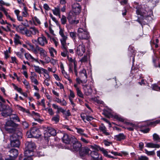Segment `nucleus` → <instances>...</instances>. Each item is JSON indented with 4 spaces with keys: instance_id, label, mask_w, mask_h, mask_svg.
Listing matches in <instances>:
<instances>
[{
    "instance_id": "dca6fc26",
    "label": "nucleus",
    "mask_w": 160,
    "mask_h": 160,
    "mask_svg": "<svg viewBox=\"0 0 160 160\" xmlns=\"http://www.w3.org/2000/svg\"><path fill=\"white\" fill-rule=\"evenodd\" d=\"M79 78L83 80H86V82L87 81V75L86 70L85 69H83L79 72Z\"/></svg>"
},
{
    "instance_id": "052dcab7",
    "label": "nucleus",
    "mask_w": 160,
    "mask_h": 160,
    "mask_svg": "<svg viewBox=\"0 0 160 160\" xmlns=\"http://www.w3.org/2000/svg\"><path fill=\"white\" fill-rule=\"evenodd\" d=\"M15 54L20 58L22 59L23 58V54L22 52H15Z\"/></svg>"
},
{
    "instance_id": "c9c22d12",
    "label": "nucleus",
    "mask_w": 160,
    "mask_h": 160,
    "mask_svg": "<svg viewBox=\"0 0 160 160\" xmlns=\"http://www.w3.org/2000/svg\"><path fill=\"white\" fill-rule=\"evenodd\" d=\"M28 9L26 7H24L23 8V11L22 12V16L23 17L26 18L29 16L28 12Z\"/></svg>"
},
{
    "instance_id": "5701e85b",
    "label": "nucleus",
    "mask_w": 160,
    "mask_h": 160,
    "mask_svg": "<svg viewBox=\"0 0 160 160\" xmlns=\"http://www.w3.org/2000/svg\"><path fill=\"white\" fill-rule=\"evenodd\" d=\"M74 87L76 89L77 95L80 97L83 98V95L78 88L77 84H75L74 85Z\"/></svg>"
},
{
    "instance_id": "5fc2aeb1",
    "label": "nucleus",
    "mask_w": 160,
    "mask_h": 160,
    "mask_svg": "<svg viewBox=\"0 0 160 160\" xmlns=\"http://www.w3.org/2000/svg\"><path fill=\"white\" fill-rule=\"evenodd\" d=\"M145 153L148 155H153L155 154V152L154 151H148L146 149H144Z\"/></svg>"
},
{
    "instance_id": "2eb2a0df",
    "label": "nucleus",
    "mask_w": 160,
    "mask_h": 160,
    "mask_svg": "<svg viewBox=\"0 0 160 160\" xmlns=\"http://www.w3.org/2000/svg\"><path fill=\"white\" fill-rule=\"evenodd\" d=\"M26 148L31 151H33L36 148L34 143L32 142H27L25 144Z\"/></svg>"
},
{
    "instance_id": "473e14b6",
    "label": "nucleus",
    "mask_w": 160,
    "mask_h": 160,
    "mask_svg": "<svg viewBox=\"0 0 160 160\" xmlns=\"http://www.w3.org/2000/svg\"><path fill=\"white\" fill-rule=\"evenodd\" d=\"M62 72L64 76V77L66 78L70 82H72V80L70 78L69 75L67 73V72L65 71L63 68L62 69Z\"/></svg>"
},
{
    "instance_id": "39448f33",
    "label": "nucleus",
    "mask_w": 160,
    "mask_h": 160,
    "mask_svg": "<svg viewBox=\"0 0 160 160\" xmlns=\"http://www.w3.org/2000/svg\"><path fill=\"white\" fill-rule=\"evenodd\" d=\"M76 15L72 12H70L69 13L67 19L70 24L76 25L79 23V20L76 19Z\"/></svg>"
},
{
    "instance_id": "79ce46f5",
    "label": "nucleus",
    "mask_w": 160,
    "mask_h": 160,
    "mask_svg": "<svg viewBox=\"0 0 160 160\" xmlns=\"http://www.w3.org/2000/svg\"><path fill=\"white\" fill-rule=\"evenodd\" d=\"M60 119V117L58 114L53 117L52 118V121L56 123H58L59 122Z\"/></svg>"
},
{
    "instance_id": "72a5a7b5",
    "label": "nucleus",
    "mask_w": 160,
    "mask_h": 160,
    "mask_svg": "<svg viewBox=\"0 0 160 160\" xmlns=\"http://www.w3.org/2000/svg\"><path fill=\"white\" fill-rule=\"evenodd\" d=\"M31 34L35 35L39 33V31L37 29L34 27H32L30 28Z\"/></svg>"
},
{
    "instance_id": "393cba45",
    "label": "nucleus",
    "mask_w": 160,
    "mask_h": 160,
    "mask_svg": "<svg viewBox=\"0 0 160 160\" xmlns=\"http://www.w3.org/2000/svg\"><path fill=\"white\" fill-rule=\"evenodd\" d=\"M35 76H37L36 74L34 72H31V75L30 76V79L32 82L36 85H38L39 83L38 80L34 78Z\"/></svg>"
},
{
    "instance_id": "6e6d98bb",
    "label": "nucleus",
    "mask_w": 160,
    "mask_h": 160,
    "mask_svg": "<svg viewBox=\"0 0 160 160\" xmlns=\"http://www.w3.org/2000/svg\"><path fill=\"white\" fill-rule=\"evenodd\" d=\"M152 89L154 90L160 91V87H158L156 84L152 85Z\"/></svg>"
},
{
    "instance_id": "bf43d9fd",
    "label": "nucleus",
    "mask_w": 160,
    "mask_h": 160,
    "mask_svg": "<svg viewBox=\"0 0 160 160\" xmlns=\"http://www.w3.org/2000/svg\"><path fill=\"white\" fill-rule=\"evenodd\" d=\"M8 107H9L6 106L4 104H2L0 106V111L2 112L4 110H6L7 108H8Z\"/></svg>"
},
{
    "instance_id": "4d7b16f0",
    "label": "nucleus",
    "mask_w": 160,
    "mask_h": 160,
    "mask_svg": "<svg viewBox=\"0 0 160 160\" xmlns=\"http://www.w3.org/2000/svg\"><path fill=\"white\" fill-rule=\"evenodd\" d=\"M32 20L33 21L35 22H37L38 24H40L41 22L39 19L38 18L36 17L35 16L32 18Z\"/></svg>"
},
{
    "instance_id": "0eeeda50",
    "label": "nucleus",
    "mask_w": 160,
    "mask_h": 160,
    "mask_svg": "<svg viewBox=\"0 0 160 160\" xmlns=\"http://www.w3.org/2000/svg\"><path fill=\"white\" fill-rule=\"evenodd\" d=\"M72 12L75 14H79L81 12V7L79 4L77 2L72 3Z\"/></svg>"
},
{
    "instance_id": "cd10ccee",
    "label": "nucleus",
    "mask_w": 160,
    "mask_h": 160,
    "mask_svg": "<svg viewBox=\"0 0 160 160\" xmlns=\"http://www.w3.org/2000/svg\"><path fill=\"white\" fill-rule=\"evenodd\" d=\"M100 131L102 132L105 135L108 136L109 135V133L107 131V129L105 126L103 125H102L99 127Z\"/></svg>"
},
{
    "instance_id": "13d9d810",
    "label": "nucleus",
    "mask_w": 160,
    "mask_h": 160,
    "mask_svg": "<svg viewBox=\"0 0 160 160\" xmlns=\"http://www.w3.org/2000/svg\"><path fill=\"white\" fill-rule=\"evenodd\" d=\"M11 63H16L17 64H18V60L17 59V58L15 57H11Z\"/></svg>"
},
{
    "instance_id": "58836bf2",
    "label": "nucleus",
    "mask_w": 160,
    "mask_h": 160,
    "mask_svg": "<svg viewBox=\"0 0 160 160\" xmlns=\"http://www.w3.org/2000/svg\"><path fill=\"white\" fill-rule=\"evenodd\" d=\"M113 116L114 118L116 119L118 121L122 122H124V118L118 115L115 114V115H113Z\"/></svg>"
},
{
    "instance_id": "a878e982",
    "label": "nucleus",
    "mask_w": 160,
    "mask_h": 160,
    "mask_svg": "<svg viewBox=\"0 0 160 160\" xmlns=\"http://www.w3.org/2000/svg\"><path fill=\"white\" fill-rule=\"evenodd\" d=\"M5 129L9 133H14L15 131L14 126H5Z\"/></svg>"
},
{
    "instance_id": "c756f323",
    "label": "nucleus",
    "mask_w": 160,
    "mask_h": 160,
    "mask_svg": "<svg viewBox=\"0 0 160 160\" xmlns=\"http://www.w3.org/2000/svg\"><path fill=\"white\" fill-rule=\"evenodd\" d=\"M146 146L149 148H159L160 147V145L157 144H154L152 143H148Z\"/></svg>"
},
{
    "instance_id": "f704fd0d",
    "label": "nucleus",
    "mask_w": 160,
    "mask_h": 160,
    "mask_svg": "<svg viewBox=\"0 0 160 160\" xmlns=\"http://www.w3.org/2000/svg\"><path fill=\"white\" fill-rule=\"evenodd\" d=\"M34 67L35 72L39 74H41V73L42 71L43 72H44L45 71V69L41 68H40L38 66L34 65Z\"/></svg>"
},
{
    "instance_id": "423d86ee",
    "label": "nucleus",
    "mask_w": 160,
    "mask_h": 160,
    "mask_svg": "<svg viewBox=\"0 0 160 160\" xmlns=\"http://www.w3.org/2000/svg\"><path fill=\"white\" fill-rule=\"evenodd\" d=\"M72 139H73L72 146L70 148L71 149H73L76 151L79 150L82 147L81 144L74 137L73 138H72Z\"/></svg>"
},
{
    "instance_id": "4c0bfd02",
    "label": "nucleus",
    "mask_w": 160,
    "mask_h": 160,
    "mask_svg": "<svg viewBox=\"0 0 160 160\" xmlns=\"http://www.w3.org/2000/svg\"><path fill=\"white\" fill-rule=\"evenodd\" d=\"M10 118L11 119L10 120H13L14 121H19V119L18 117L16 114H10Z\"/></svg>"
},
{
    "instance_id": "de8ad7c7",
    "label": "nucleus",
    "mask_w": 160,
    "mask_h": 160,
    "mask_svg": "<svg viewBox=\"0 0 160 160\" xmlns=\"http://www.w3.org/2000/svg\"><path fill=\"white\" fill-rule=\"evenodd\" d=\"M89 57V55L87 54L85 55L82 59L80 60L81 62L82 63L84 62H86L88 59V58Z\"/></svg>"
},
{
    "instance_id": "680f3d73",
    "label": "nucleus",
    "mask_w": 160,
    "mask_h": 160,
    "mask_svg": "<svg viewBox=\"0 0 160 160\" xmlns=\"http://www.w3.org/2000/svg\"><path fill=\"white\" fill-rule=\"evenodd\" d=\"M159 122H160V120H157L155 121L150 122L148 125H153L154 126H155L157 124L159 123Z\"/></svg>"
},
{
    "instance_id": "e433bc0d",
    "label": "nucleus",
    "mask_w": 160,
    "mask_h": 160,
    "mask_svg": "<svg viewBox=\"0 0 160 160\" xmlns=\"http://www.w3.org/2000/svg\"><path fill=\"white\" fill-rule=\"evenodd\" d=\"M25 27H23L22 24L19 25L17 28V30L20 33L24 34V31L25 30Z\"/></svg>"
},
{
    "instance_id": "f8f14e48",
    "label": "nucleus",
    "mask_w": 160,
    "mask_h": 160,
    "mask_svg": "<svg viewBox=\"0 0 160 160\" xmlns=\"http://www.w3.org/2000/svg\"><path fill=\"white\" fill-rule=\"evenodd\" d=\"M44 137L47 138L50 137L51 135H55L56 134V132L55 129L53 128H50L48 130V132L44 131Z\"/></svg>"
},
{
    "instance_id": "a211bd4d",
    "label": "nucleus",
    "mask_w": 160,
    "mask_h": 160,
    "mask_svg": "<svg viewBox=\"0 0 160 160\" xmlns=\"http://www.w3.org/2000/svg\"><path fill=\"white\" fill-rule=\"evenodd\" d=\"M90 151V150L88 148H82L79 152L80 155L81 157H83L88 154Z\"/></svg>"
},
{
    "instance_id": "6e6552de",
    "label": "nucleus",
    "mask_w": 160,
    "mask_h": 160,
    "mask_svg": "<svg viewBox=\"0 0 160 160\" xmlns=\"http://www.w3.org/2000/svg\"><path fill=\"white\" fill-rule=\"evenodd\" d=\"M85 52V47L82 43L79 45L76 48V53L79 56H82Z\"/></svg>"
},
{
    "instance_id": "4468645a",
    "label": "nucleus",
    "mask_w": 160,
    "mask_h": 160,
    "mask_svg": "<svg viewBox=\"0 0 160 160\" xmlns=\"http://www.w3.org/2000/svg\"><path fill=\"white\" fill-rule=\"evenodd\" d=\"M67 59L70 62L69 71L72 72L73 65L77 64V62L74 58L73 59L72 58L69 57L68 56L67 57Z\"/></svg>"
},
{
    "instance_id": "f03ea898",
    "label": "nucleus",
    "mask_w": 160,
    "mask_h": 160,
    "mask_svg": "<svg viewBox=\"0 0 160 160\" xmlns=\"http://www.w3.org/2000/svg\"><path fill=\"white\" fill-rule=\"evenodd\" d=\"M77 35L80 39L87 40L89 38V33L86 29L79 28L78 30Z\"/></svg>"
},
{
    "instance_id": "49530a36",
    "label": "nucleus",
    "mask_w": 160,
    "mask_h": 160,
    "mask_svg": "<svg viewBox=\"0 0 160 160\" xmlns=\"http://www.w3.org/2000/svg\"><path fill=\"white\" fill-rule=\"evenodd\" d=\"M15 123H14L12 120L8 121L7 122L5 126H15Z\"/></svg>"
},
{
    "instance_id": "c03bdc74",
    "label": "nucleus",
    "mask_w": 160,
    "mask_h": 160,
    "mask_svg": "<svg viewBox=\"0 0 160 160\" xmlns=\"http://www.w3.org/2000/svg\"><path fill=\"white\" fill-rule=\"evenodd\" d=\"M159 42V40L158 39H156L155 40H153L152 41V40L151 41V45L152 46H153V45H155V47L156 48H157L158 47V43Z\"/></svg>"
},
{
    "instance_id": "f3484780",
    "label": "nucleus",
    "mask_w": 160,
    "mask_h": 160,
    "mask_svg": "<svg viewBox=\"0 0 160 160\" xmlns=\"http://www.w3.org/2000/svg\"><path fill=\"white\" fill-rule=\"evenodd\" d=\"M10 155H8L9 158H16L18 155V151L17 150L15 149H11L9 151Z\"/></svg>"
},
{
    "instance_id": "7ed1b4c3",
    "label": "nucleus",
    "mask_w": 160,
    "mask_h": 160,
    "mask_svg": "<svg viewBox=\"0 0 160 160\" xmlns=\"http://www.w3.org/2000/svg\"><path fill=\"white\" fill-rule=\"evenodd\" d=\"M41 136L39 129L36 127L32 128L27 133V136L28 138L38 137Z\"/></svg>"
},
{
    "instance_id": "864d4df0",
    "label": "nucleus",
    "mask_w": 160,
    "mask_h": 160,
    "mask_svg": "<svg viewBox=\"0 0 160 160\" xmlns=\"http://www.w3.org/2000/svg\"><path fill=\"white\" fill-rule=\"evenodd\" d=\"M70 92V95L69 96V99L70 100V98L71 99H72L74 98L75 97V95L73 92L71 90H69Z\"/></svg>"
},
{
    "instance_id": "0e129e2a",
    "label": "nucleus",
    "mask_w": 160,
    "mask_h": 160,
    "mask_svg": "<svg viewBox=\"0 0 160 160\" xmlns=\"http://www.w3.org/2000/svg\"><path fill=\"white\" fill-rule=\"evenodd\" d=\"M65 112V110H64L62 107H59L58 108L57 110V113H59L60 112H61L63 114Z\"/></svg>"
},
{
    "instance_id": "a18cd8bd",
    "label": "nucleus",
    "mask_w": 160,
    "mask_h": 160,
    "mask_svg": "<svg viewBox=\"0 0 160 160\" xmlns=\"http://www.w3.org/2000/svg\"><path fill=\"white\" fill-rule=\"evenodd\" d=\"M61 21L62 24L64 25L66 24L67 21L66 17L63 15H62Z\"/></svg>"
},
{
    "instance_id": "9b49d317",
    "label": "nucleus",
    "mask_w": 160,
    "mask_h": 160,
    "mask_svg": "<svg viewBox=\"0 0 160 160\" xmlns=\"http://www.w3.org/2000/svg\"><path fill=\"white\" fill-rule=\"evenodd\" d=\"M82 88L84 89L87 96H89L92 94V90L90 86H89L88 84H82Z\"/></svg>"
},
{
    "instance_id": "3c124183",
    "label": "nucleus",
    "mask_w": 160,
    "mask_h": 160,
    "mask_svg": "<svg viewBox=\"0 0 160 160\" xmlns=\"http://www.w3.org/2000/svg\"><path fill=\"white\" fill-rule=\"evenodd\" d=\"M92 99L94 102L99 104H102L103 103V101L100 100L96 98H92Z\"/></svg>"
},
{
    "instance_id": "8fccbe9b",
    "label": "nucleus",
    "mask_w": 160,
    "mask_h": 160,
    "mask_svg": "<svg viewBox=\"0 0 160 160\" xmlns=\"http://www.w3.org/2000/svg\"><path fill=\"white\" fill-rule=\"evenodd\" d=\"M24 34H25L26 36L29 37L31 36V33L30 29H26L24 31Z\"/></svg>"
},
{
    "instance_id": "7c9ffc66",
    "label": "nucleus",
    "mask_w": 160,
    "mask_h": 160,
    "mask_svg": "<svg viewBox=\"0 0 160 160\" xmlns=\"http://www.w3.org/2000/svg\"><path fill=\"white\" fill-rule=\"evenodd\" d=\"M48 48L51 56L52 57H55L57 54L56 51L52 47H49Z\"/></svg>"
},
{
    "instance_id": "b1692460",
    "label": "nucleus",
    "mask_w": 160,
    "mask_h": 160,
    "mask_svg": "<svg viewBox=\"0 0 160 160\" xmlns=\"http://www.w3.org/2000/svg\"><path fill=\"white\" fill-rule=\"evenodd\" d=\"M115 138L117 141H120L126 138V136L123 133H121L119 134L115 135L114 137Z\"/></svg>"
},
{
    "instance_id": "aec40b11",
    "label": "nucleus",
    "mask_w": 160,
    "mask_h": 160,
    "mask_svg": "<svg viewBox=\"0 0 160 160\" xmlns=\"http://www.w3.org/2000/svg\"><path fill=\"white\" fill-rule=\"evenodd\" d=\"M71 137L67 134H63L62 140L63 142L67 144H69L70 142Z\"/></svg>"
},
{
    "instance_id": "9d476101",
    "label": "nucleus",
    "mask_w": 160,
    "mask_h": 160,
    "mask_svg": "<svg viewBox=\"0 0 160 160\" xmlns=\"http://www.w3.org/2000/svg\"><path fill=\"white\" fill-rule=\"evenodd\" d=\"M37 41L38 44L41 46H44L48 43L46 38L43 35L38 38Z\"/></svg>"
},
{
    "instance_id": "ddd939ff",
    "label": "nucleus",
    "mask_w": 160,
    "mask_h": 160,
    "mask_svg": "<svg viewBox=\"0 0 160 160\" xmlns=\"http://www.w3.org/2000/svg\"><path fill=\"white\" fill-rule=\"evenodd\" d=\"M90 155L92 157V160H102L101 156L99 157L98 152L95 151L91 152Z\"/></svg>"
},
{
    "instance_id": "412c9836",
    "label": "nucleus",
    "mask_w": 160,
    "mask_h": 160,
    "mask_svg": "<svg viewBox=\"0 0 160 160\" xmlns=\"http://www.w3.org/2000/svg\"><path fill=\"white\" fill-rule=\"evenodd\" d=\"M12 112V110L9 107H8V108L2 112L1 114L2 115L5 117L10 116Z\"/></svg>"
},
{
    "instance_id": "09e8293b",
    "label": "nucleus",
    "mask_w": 160,
    "mask_h": 160,
    "mask_svg": "<svg viewBox=\"0 0 160 160\" xmlns=\"http://www.w3.org/2000/svg\"><path fill=\"white\" fill-rule=\"evenodd\" d=\"M153 138L154 141L157 142L159 141L160 139L159 135L156 133H154L153 135Z\"/></svg>"
},
{
    "instance_id": "69168bd1",
    "label": "nucleus",
    "mask_w": 160,
    "mask_h": 160,
    "mask_svg": "<svg viewBox=\"0 0 160 160\" xmlns=\"http://www.w3.org/2000/svg\"><path fill=\"white\" fill-rule=\"evenodd\" d=\"M90 148L94 150H99V147L97 145H91L90 146Z\"/></svg>"
},
{
    "instance_id": "bb28decb",
    "label": "nucleus",
    "mask_w": 160,
    "mask_h": 160,
    "mask_svg": "<svg viewBox=\"0 0 160 160\" xmlns=\"http://www.w3.org/2000/svg\"><path fill=\"white\" fill-rule=\"evenodd\" d=\"M21 38L17 34H15V36L14 38V42L16 45L19 44H21V43L20 41Z\"/></svg>"
},
{
    "instance_id": "2f4dec72",
    "label": "nucleus",
    "mask_w": 160,
    "mask_h": 160,
    "mask_svg": "<svg viewBox=\"0 0 160 160\" xmlns=\"http://www.w3.org/2000/svg\"><path fill=\"white\" fill-rule=\"evenodd\" d=\"M52 11L54 15L58 16L59 18H61L60 9L59 8H55L54 9L52 10Z\"/></svg>"
},
{
    "instance_id": "4be33fe9",
    "label": "nucleus",
    "mask_w": 160,
    "mask_h": 160,
    "mask_svg": "<svg viewBox=\"0 0 160 160\" xmlns=\"http://www.w3.org/2000/svg\"><path fill=\"white\" fill-rule=\"evenodd\" d=\"M10 143L11 146L13 147H18L20 145L19 140L14 141L12 138H10Z\"/></svg>"
},
{
    "instance_id": "1a4fd4ad",
    "label": "nucleus",
    "mask_w": 160,
    "mask_h": 160,
    "mask_svg": "<svg viewBox=\"0 0 160 160\" xmlns=\"http://www.w3.org/2000/svg\"><path fill=\"white\" fill-rule=\"evenodd\" d=\"M25 149L26 150L24 153V158H23V160H32L33 159L32 156L33 155V151H31L27 149Z\"/></svg>"
},
{
    "instance_id": "603ef678",
    "label": "nucleus",
    "mask_w": 160,
    "mask_h": 160,
    "mask_svg": "<svg viewBox=\"0 0 160 160\" xmlns=\"http://www.w3.org/2000/svg\"><path fill=\"white\" fill-rule=\"evenodd\" d=\"M17 107L18 109L24 112H26L27 113H28L29 111L28 110H26L25 109L22 107L20 106L19 105H17Z\"/></svg>"
},
{
    "instance_id": "e2e57ef3",
    "label": "nucleus",
    "mask_w": 160,
    "mask_h": 160,
    "mask_svg": "<svg viewBox=\"0 0 160 160\" xmlns=\"http://www.w3.org/2000/svg\"><path fill=\"white\" fill-rule=\"evenodd\" d=\"M67 49H68V48H67V49H65V51H64L63 52H61V55L62 56V57H65L67 56V53L68 52V51H67Z\"/></svg>"
},
{
    "instance_id": "774afa93",
    "label": "nucleus",
    "mask_w": 160,
    "mask_h": 160,
    "mask_svg": "<svg viewBox=\"0 0 160 160\" xmlns=\"http://www.w3.org/2000/svg\"><path fill=\"white\" fill-rule=\"evenodd\" d=\"M45 74L44 75V76L46 78V79H50V77L48 74L47 72V71L45 70V71L44 72H43Z\"/></svg>"
},
{
    "instance_id": "37998d69",
    "label": "nucleus",
    "mask_w": 160,
    "mask_h": 160,
    "mask_svg": "<svg viewBox=\"0 0 160 160\" xmlns=\"http://www.w3.org/2000/svg\"><path fill=\"white\" fill-rule=\"evenodd\" d=\"M10 138H12L13 139L14 141H15L16 140H19L18 139L20 138V137L16 133H14L11 136Z\"/></svg>"
},
{
    "instance_id": "338daca9",
    "label": "nucleus",
    "mask_w": 160,
    "mask_h": 160,
    "mask_svg": "<svg viewBox=\"0 0 160 160\" xmlns=\"http://www.w3.org/2000/svg\"><path fill=\"white\" fill-rule=\"evenodd\" d=\"M45 109L46 110L47 109L48 112L50 115H52L54 114V112L51 108H46Z\"/></svg>"
},
{
    "instance_id": "ea45409f",
    "label": "nucleus",
    "mask_w": 160,
    "mask_h": 160,
    "mask_svg": "<svg viewBox=\"0 0 160 160\" xmlns=\"http://www.w3.org/2000/svg\"><path fill=\"white\" fill-rule=\"evenodd\" d=\"M76 81L77 82V84L78 85V84H80L82 83V84L86 83V80H83L82 79H81L80 78L78 77L76 79Z\"/></svg>"
},
{
    "instance_id": "a19ab883",
    "label": "nucleus",
    "mask_w": 160,
    "mask_h": 160,
    "mask_svg": "<svg viewBox=\"0 0 160 160\" xmlns=\"http://www.w3.org/2000/svg\"><path fill=\"white\" fill-rule=\"evenodd\" d=\"M70 35L71 37L73 39L75 44H77V42L76 40V33L74 32H70Z\"/></svg>"
},
{
    "instance_id": "c85d7f7f",
    "label": "nucleus",
    "mask_w": 160,
    "mask_h": 160,
    "mask_svg": "<svg viewBox=\"0 0 160 160\" xmlns=\"http://www.w3.org/2000/svg\"><path fill=\"white\" fill-rule=\"evenodd\" d=\"M76 129L77 130V132L78 133L82 136H84V137L88 138V136L86 134L84 133V130L81 128H76Z\"/></svg>"
},
{
    "instance_id": "6ab92c4d",
    "label": "nucleus",
    "mask_w": 160,
    "mask_h": 160,
    "mask_svg": "<svg viewBox=\"0 0 160 160\" xmlns=\"http://www.w3.org/2000/svg\"><path fill=\"white\" fill-rule=\"evenodd\" d=\"M24 56L25 58L28 60L30 61L31 62L35 61L37 62H38V59L34 58L29 53H25L24 54Z\"/></svg>"
},
{
    "instance_id": "f257e3e1",
    "label": "nucleus",
    "mask_w": 160,
    "mask_h": 160,
    "mask_svg": "<svg viewBox=\"0 0 160 160\" xmlns=\"http://www.w3.org/2000/svg\"><path fill=\"white\" fill-rule=\"evenodd\" d=\"M25 43L26 44H22L23 47L26 48L28 50L32 51L35 54L38 53L39 52L41 55L43 56H46V52L43 48L40 47L38 45H36L34 47V46L28 40H26Z\"/></svg>"
},
{
    "instance_id": "20e7f679",
    "label": "nucleus",
    "mask_w": 160,
    "mask_h": 160,
    "mask_svg": "<svg viewBox=\"0 0 160 160\" xmlns=\"http://www.w3.org/2000/svg\"><path fill=\"white\" fill-rule=\"evenodd\" d=\"M64 31L63 29L60 28L59 34L62 37V38L60 39V41L62 44V48L66 49L67 48V45L66 42L67 37L64 35Z\"/></svg>"
}]
</instances>
